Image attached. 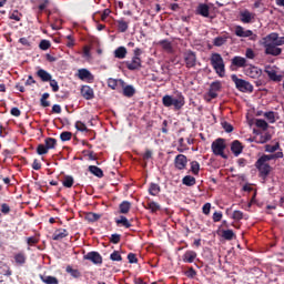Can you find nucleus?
I'll return each mask as SVG.
<instances>
[{
	"label": "nucleus",
	"instance_id": "48",
	"mask_svg": "<svg viewBox=\"0 0 284 284\" xmlns=\"http://www.w3.org/2000/svg\"><path fill=\"white\" fill-rule=\"evenodd\" d=\"M255 125H256V128H260L261 130H267V128H270V125L267 124V122L264 119H256Z\"/></svg>",
	"mask_w": 284,
	"mask_h": 284
},
{
	"label": "nucleus",
	"instance_id": "35",
	"mask_svg": "<svg viewBox=\"0 0 284 284\" xmlns=\"http://www.w3.org/2000/svg\"><path fill=\"white\" fill-rule=\"evenodd\" d=\"M119 84L121 87H124V81L123 80H115L113 78H109V80H108L109 89L115 90Z\"/></svg>",
	"mask_w": 284,
	"mask_h": 284
},
{
	"label": "nucleus",
	"instance_id": "33",
	"mask_svg": "<svg viewBox=\"0 0 284 284\" xmlns=\"http://www.w3.org/2000/svg\"><path fill=\"white\" fill-rule=\"evenodd\" d=\"M100 219H102V214H97L93 212H89L84 215V220H87L89 223H95Z\"/></svg>",
	"mask_w": 284,
	"mask_h": 284
},
{
	"label": "nucleus",
	"instance_id": "7",
	"mask_svg": "<svg viewBox=\"0 0 284 284\" xmlns=\"http://www.w3.org/2000/svg\"><path fill=\"white\" fill-rule=\"evenodd\" d=\"M264 45H283L284 37H278V33L272 32L271 34L263 38Z\"/></svg>",
	"mask_w": 284,
	"mask_h": 284
},
{
	"label": "nucleus",
	"instance_id": "44",
	"mask_svg": "<svg viewBox=\"0 0 284 284\" xmlns=\"http://www.w3.org/2000/svg\"><path fill=\"white\" fill-rule=\"evenodd\" d=\"M229 40V37H217V38H214V41H213V44L214 47H222L223 44L226 43V41Z\"/></svg>",
	"mask_w": 284,
	"mask_h": 284
},
{
	"label": "nucleus",
	"instance_id": "58",
	"mask_svg": "<svg viewBox=\"0 0 284 284\" xmlns=\"http://www.w3.org/2000/svg\"><path fill=\"white\" fill-rule=\"evenodd\" d=\"M222 128L226 133H232L234 130L233 124H230L229 122H222Z\"/></svg>",
	"mask_w": 284,
	"mask_h": 284
},
{
	"label": "nucleus",
	"instance_id": "57",
	"mask_svg": "<svg viewBox=\"0 0 284 284\" xmlns=\"http://www.w3.org/2000/svg\"><path fill=\"white\" fill-rule=\"evenodd\" d=\"M50 47H51V43H50V41H48V40H42V41H40V43H39L40 50H43V51L49 50Z\"/></svg>",
	"mask_w": 284,
	"mask_h": 284
},
{
	"label": "nucleus",
	"instance_id": "56",
	"mask_svg": "<svg viewBox=\"0 0 284 284\" xmlns=\"http://www.w3.org/2000/svg\"><path fill=\"white\" fill-rule=\"evenodd\" d=\"M234 221H242L243 220V212L242 211H234L231 216Z\"/></svg>",
	"mask_w": 284,
	"mask_h": 284
},
{
	"label": "nucleus",
	"instance_id": "60",
	"mask_svg": "<svg viewBox=\"0 0 284 284\" xmlns=\"http://www.w3.org/2000/svg\"><path fill=\"white\" fill-rule=\"evenodd\" d=\"M128 261L130 264H136L139 263V260L136 258V255L134 253L128 254Z\"/></svg>",
	"mask_w": 284,
	"mask_h": 284
},
{
	"label": "nucleus",
	"instance_id": "64",
	"mask_svg": "<svg viewBox=\"0 0 284 284\" xmlns=\"http://www.w3.org/2000/svg\"><path fill=\"white\" fill-rule=\"evenodd\" d=\"M83 153L88 155L89 161H97V155L94 154V151H83Z\"/></svg>",
	"mask_w": 284,
	"mask_h": 284
},
{
	"label": "nucleus",
	"instance_id": "41",
	"mask_svg": "<svg viewBox=\"0 0 284 284\" xmlns=\"http://www.w3.org/2000/svg\"><path fill=\"white\" fill-rule=\"evenodd\" d=\"M40 281L45 284H59V280L53 276H42L40 275Z\"/></svg>",
	"mask_w": 284,
	"mask_h": 284
},
{
	"label": "nucleus",
	"instance_id": "9",
	"mask_svg": "<svg viewBox=\"0 0 284 284\" xmlns=\"http://www.w3.org/2000/svg\"><path fill=\"white\" fill-rule=\"evenodd\" d=\"M234 33L239 38H251V41H255V38H257V36H255L254 32H252V30H245V28H243L242 26L235 27Z\"/></svg>",
	"mask_w": 284,
	"mask_h": 284
},
{
	"label": "nucleus",
	"instance_id": "39",
	"mask_svg": "<svg viewBox=\"0 0 284 284\" xmlns=\"http://www.w3.org/2000/svg\"><path fill=\"white\" fill-rule=\"evenodd\" d=\"M280 142H276L275 145H271V144H266L264 145V151H266L267 153H275L276 151H281L280 149Z\"/></svg>",
	"mask_w": 284,
	"mask_h": 284
},
{
	"label": "nucleus",
	"instance_id": "53",
	"mask_svg": "<svg viewBox=\"0 0 284 284\" xmlns=\"http://www.w3.org/2000/svg\"><path fill=\"white\" fill-rule=\"evenodd\" d=\"M160 45L162 47L163 50L166 51H172V42H170L169 40H161L160 41Z\"/></svg>",
	"mask_w": 284,
	"mask_h": 284
},
{
	"label": "nucleus",
	"instance_id": "29",
	"mask_svg": "<svg viewBox=\"0 0 284 284\" xmlns=\"http://www.w3.org/2000/svg\"><path fill=\"white\" fill-rule=\"evenodd\" d=\"M182 184L185 185L186 187H193L196 185V179L192 175H185L182 179Z\"/></svg>",
	"mask_w": 284,
	"mask_h": 284
},
{
	"label": "nucleus",
	"instance_id": "46",
	"mask_svg": "<svg viewBox=\"0 0 284 284\" xmlns=\"http://www.w3.org/2000/svg\"><path fill=\"white\" fill-rule=\"evenodd\" d=\"M191 173L193 175H199V171H201V165L199 164L197 161H191Z\"/></svg>",
	"mask_w": 284,
	"mask_h": 284
},
{
	"label": "nucleus",
	"instance_id": "22",
	"mask_svg": "<svg viewBox=\"0 0 284 284\" xmlns=\"http://www.w3.org/2000/svg\"><path fill=\"white\" fill-rule=\"evenodd\" d=\"M197 253L194 251H186L183 253L182 261L183 263L192 264L196 260Z\"/></svg>",
	"mask_w": 284,
	"mask_h": 284
},
{
	"label": "nucleus",
	"instance_id": "14",
	"mask_svg": "<svg viewBox=\"0 0 284 284\" xmlns=\"http://www.w3.org/2000/svg\"><path fill=\"white\" fill-rule=\"evenodd\" d=\"M283 158H284L283 151H277L276 153L271 154V155H266V154L261 155L257 161L268 163L270 161H275V160L283 159Z\"/></svg>",
	"mask_w": 284,
	"mask_h": 284
},
{
	"label": "nucleus",
	"instance_id": "63",
	"mask_svg": "<svg viewBox=\"0 0 284 284\" xmlns=\"http://www.w3.org/2000/svg\"><path fill=\"white\" fill-rule=\"evenodd\" d=\"M222 217H223L222 212L215 211L214 214H213V222L219 223V222H221Z\"/></svg>",
	"mask_w": 284,
	"mask_h": 284
},
{
	"label": "nucleus",
	"instance_id": "18",
	"mask_svg": "<svg viewBox=\"0 0 284 284\" xmlns=\"http://www.w3.org/2000/svg\"><path fill=\"white\" fill-rule=\"evenodd\" d=\"M246 75L251 79H258L262 77V70L255 65H251L246 69Z\"/></svg>",
	"mask_w": 284,
	"mask_h": 284
},
{
	"label": "nucleus",
	"instance_id": "4",
	"mask_svg": "<svg viewBox=\"0 0 284 284\" xmlns=\"http://www.w3.org/2000/svg\"><path fill=\"white\" fill-rule=\"evenodd\" d=\"M232 82H234L235 88L243 93H252L254 92V87L247 82L246 80L237 78L236 74L231 75Z\"/></svg>",
	"mask_w": 284,
	"mask_h": 284
},
{
	"label": "nucleus",
	"instance_id": "23",
	"mask_svg": "<svg viewBox=\"0 0 284 284\" xmlns=\"http://www.w3.org/2000/svg\"><path fill=\"white\" fill-rule=\"evenodd\" d=\"M264 48H266L267 55L278 57L280 54H282V48H278L277 45L266 44L264 45Z\"/></svg>",
	"mask_w": 284,
	"mask_h": 284
},
{
	"label": "nucleus",
	"instance_id": "11",
	"mask_svg": "<svg viewBox=\"0 0 284 284\" xmlns=\"http://www.w3.org/2000/svg\"><path fill=\"white\" fill-rule=\"evenodd\" d=\"M221 81H214L213 83H211L210 89L207 90V98H211V100L216 99L219 97L217 92H221Z\"/></svg>",
	"mask_w": 284,
	"mask_h": 284
},
{
	"label": "nucleus",
	"instance_id": "51",
	"mask_svg": "<svg viewBox=\"0 0 284 284\" xmlns=\"http://www.w3.org/2000/svg\"><path fill=\"white\" fill-rule=\"evenodd\" d=\"M264 118L268 121V123L274 124L275 123V113L274 111H268L264 113Z\"/></svg>",
	"mask_w": 284,
	"mask_h": 284
},
{
	"label": "nucleus",
	"instance_id": "61",
	"mask_svg": "<svg viewBox=\"0 0 284 284\" xmlns=\"http://www.w3.org/2000/svg\"><path fill=\"white\" fill-rule=\"evenodd\" d=\"M121 241V235L120 234H112L110 237V242L113 244H119Z\"/></svg>",
	"mask_w": 284,
	"mask_h": 284
},
{
	"label": "nucleus",
	"instance_id": "19",
	"mask_svg": "<svg viewBox=\"0 0 284 284\" xmlns=\"http://www.w3.org/2000/svg\"><path fill=\"white\" fill-rule=\"evenodd\" d=\"M195 14H197L200 17L209 18L210 17V7L205 3H200L197 6V9H195Z\"/></svg>",
	"mask_w": 284,
	"mask_h": 284
},
{
	"label": "nucleus",
	"instance_id": "8",
	"mask_svg": "<svg viewBox=\"0 0 284 284\" xmlns=\"http://www.w3.org/2000/svg\"><path fill=\"white\" fill-rule=\"evenodd\" d=\"M83 260L92 262L93 265H102L103 263L102 255H100V253L95 251L87 253V255L83 256Z\"/></svg>",
	"mask_w": 284,
	"mask_h": 284
},
{
	"label": "nucleus",
	"instance_id": "24",
	"mask_svg": "<svg viewBox=\"0 0 284 284\" xmlns=\"http://www.w3.org/2000/svg\"><path fill=\"white\" fill-rule=\"evenodd\" d=\"M36 75L40 79V81H42L43 83H47L49 81H52V77L51 74L43 70V69H39L37 72H36Z\"/></svg>",
	"mask_w": 284,
	"mask_h": 284
},
{
	"label": "nucleus",
	"instance_id": "47",
	"mask_svg": "<svg viewBox=\"0 0 284 284\" xmlns=\"http://www.w3.org/2000/svg\"><path fill=\"white\" fill-rule=\"evenodd\" d=\"M73 138V133L70 131H63L62 133H60V140L62 142H68Z\"/></svg>",
	"mask_w": 284,
	"mask_h": 284
},
{
	"label": "nucleus",
	"instance_id": "10",
	"mask_svg": "<svg viewBox=\"0 0 284 284\" xmlns=\"http://www.w3.org/2000/svg\"><path fill=\"white\" fill-rule=\"evenodd\" d=\"M183 61L185 62V67L189 69L196 67V53L193 51H186L183 53Z\"/></svg>",
	"mask_w": 284,
	"mask_h": 284
},
{
	"label": "nucleus",
	"instance_id": "12",
	"mask_svg": "<svg viewBox=\"0 0 284 284\" xmlns=\"http://www.w3.org/2000/svg\"><path fill=\"white\" fill-rule=\"evenodd\" d=\"M255 19V14L248 9L240 11V21L244 24H250Z\"/></svg>",
	"mask_w": 284,
	"mask_h": 284
},
{
	"label": "nucleus",
	"instance_id": "62",
	"mask_svg": "<svg viewBox=\"0 0 284 284\" xmlns=\"http://www.w3.org/2000/svg\"><path fill=\"white\" fill-rule=\"evenodd\" d=\"M211 210H212V204L210 202H206L205 205H203L202 207V212L205 215H209Z\"/></svg>",
	"mask_w": 284,
	"mask_h": 284
},
{
	"label": "nucleus",
	"instance_id": "40",
	"mask_svg": "<svg viewBox=\"0 0 284 284\" xmlns=\"http://www.w3.org/2000/svg\"><path fill=\"white\" fill-rule=\"evenodd\" d=\"M63 187H67V189H71L73 187V184H74V179L73 176L71 175H64V179H63Z\"/></svg>",
	"mask_w": 284,
	"mask_h": 284
},
{
	"label": "nucleus",
	"instance_id": "55",
	"mask_svg": "<svg viewBox=\"0 0 284 284\" xmlns=\"http://www.w3.org/2000/svg\"><path fill=\"white\" fill-rule=\"evenodd\" d=\"M21 17H22V14L20 13V11L14 10L13 13L10 14L9 19L14 20L16 22H20Z\"/></svg>",
	"mask_w": 284,
	"mask_h": 284
},
{
	"label": "nucleus",
	"instance_id": "38",
	"mask_svg": "<svg viewBox=\"0 0 284 284\" xmlns=\"http://www.w3.org/2000/svg\"><path fill=\"white\" fill-rule=\"evenodd\" d=\"M222 237L224 239V241H233V239L235 237V234L233 230L227 229L222 231Z\"/></svg>",
	"mask_w": 284,
	"mask_h": 284
},
{
	"label": "nucleus",
	"instance_id": "45",
	"mask_svg": "<svg viewBox=\"0 0 284 284\" xmlns=\"http://www.w3.org/2000/svg\"><path fill=\"white\" fill-rule=\"evenodd\" d=\"M50 98V94L48 92L43 93L40 98V106L49 108L50 101H47Z\"/></svg>",
	"mask_w": 284,
	"mask_h": 284
},
{
	"label": "nucleus",
	"instance_id": "6",
	"mask_svg": "<svg viewBox=\"0 0 284 284\" xmlns=\"http://www.w3.org/2000/svg\"><path fill=\"white\" fill-rule=\"evenodd\" d=\"M255 169L258 170V176L263 180H266L272 172V166L268 162L256 160Z\"/></svg>",
	"mask_w": 284,
	"mask_h": 284
},
{
	"label": "nucleus",
	"instance_id": "26",
	"mask_svg": "<svg viewBox=\"0 0 284 284\" xmlns=\"http://www.w3.org/2000/svg\"><path fill=\"white\" fill-rule=\"evenodd\" d=\"M13 258H14L16 265H18V266H24L26 265L27 256H26L24 252L16 253Z\"/></svg>",
	"mask_w": 284,
	"mask_h": 284
},
{
	"label": "nucleus",
	"instance_id": "37",
	"mask_svg": "<svg viewBox=\"0 0 284 284\" xmlns=\"http://www.w3.org/2000/svg\"><path fill=\"white\" fill-rule=\"evenodd\" d=\"M146 210H149L152 213H156L158 211H161V205L156 202H146Z\"/></svg>",
	"mask_w": 284,
	"mask_h": 284
},
{
	"label": "nucleus",
	"instance_id": "31",
	"mask_svg": "<svg viewBox=\"0 0 284 284\" xmlns=\"http://www.w3.org/2000/svg\"><path fill=\"white\" fill-rule=\"evenodd\" d=\"M115 224L121 227L131 229L132 224L129 222L128 217L121 215L120 219L115 220Z\"/></svg>",
	"mask_w": 284,
	"mask_h": 284
},
{
	"label": "nucleus",
	"instance_id": "28",
	"mask_svg": "<svg viewBox=\"0 0 284 284\" xmlns=\"http://www.w3.org/2000/svg\"><path fill=\"white\" fill-rule=\"evenodd\" d=\"M132 204L129 201H123L121 204L118 206L119 213L120 214H128L129 211H131Z\"/></svg>",
	"mask_w": 284,
	"mask_h": 284
},
{
	"label": "nucleus",
	"instance_id": "50",
	"mask_svg": "<svg viewBox=\"0 0 284 284\" xmlns=\"http://www.w3.org/2000/svg\"><path fill=\"white\" fill-rule=\"evenodd\" d=\"M49 7V1L42 2L37 7H33V10L38 9V14H42L43 11H48L47 8Z\"/></svg>",
	"mask_w": 284,
	"mask_h": 284
},
{
	"label": "nucleus",
	"instance_id": "30",
	"mask_svg": "<svg viewBox=\"0 0 284 284\" xmlns=\"http://www.w3.org/2000/svg\"><path fill=\"white\" fill-rule=\"evenodd\" d=\"M116 28L121 33L126 32L129 29V21L124 19L116 20Z\"/></svg>",
	"mask_w": 284,
	"mask_h": 284
},
{
	"label": "nucleus",
	"instance_id": "59",
	"mask_svg": "<svg viewBox=\"0 0 284 284\" xmlns=\"http://www.w3.org/2000/svg\"><path fill=\"white\" fill-rule=\"evenodd\" d=\"M50 87L52 89V92L57 93L59 92V83L57 80H50Z\"/></svg>",
	"mask_w": 284,
	"mask_h": 284
},
{
	"label": "nucleus",
	"instance_id": "54",
	"mask_svg": "<svg viewBox=\"0 0 284 284\" xmlns=\"http://www.w3.org/2000/svg\"><path fill=\"white\" fill-rule=\"evenodd\" d=\"M112 262H121L123 261V257L121 256V254L119 253V251H113V253L110 256Z\"/></svg>",
	"mask_w": 284,
	"mask_h": 284
},
{
	"label": "nucleus",
	"instance_id": "2",
	"mask_svg": "<svg viewBox=\"0 0 284 284\" xmlns=\"http://www.w3.org/2000/svg\"><path fill=\"white\" fill-rule=\"evenodd\" d=\"M211 67H213L215 74L220 78L225 77V62H223V58L221 53H213L210 58Z\"/></svg>",
	"mask_w": 284,
	"mask_h": 284
},
{
	"label": "nucleus",
	"instance_id": "49",
	"mask_svg": "<svg viewBox=\"0 0 284 284\" xmlns=\"http://www.w3.org/2000/svg\"><path fill=\"white\" fill-rule=\"evenodd\" d=\"M51 149L50 148H47L44 146L43 144H39L38 148L36 149V152L39 154V155H45L49 153Z\"/></svg>",
	"mask_w": 284,
	"mask_h": 284
},
{
	"label": "nucleus",
	"instance_id": "16",
	"mask_svg": "<svg viewBox=\"0 0 284 284\" xmlns=\"http://www.w3.org/2000/svg\"><path fill=\"white\" fill-rule=\"evenodd\" d=\"M264 73L267 74L268 79H271L273 82H281L283 77L280 74H276V71L274 69H272L271 67H266V69H264Z\"/></svg>",
	"mask_w": 284,
	"mask_h": 284
},
{
	"label": "nucleus",
	"instance_id": "1",
	"mask_svg": "<svg viewBox=\"0 0 284 284\" xmlns=\"http://www.w3.org/2000/svg\"><path fill=\"white\" fill-rule=\"evenodd\" d=\"M162 105L165 108H172L174 111H180L185 105V98L184 95L179 92L176 98H173L172 95H164L162 97Z\"/></svg>",
	"mask_w": 284,
	"mask_h": 284
},
{
	"label": "nucleus",
	"instance_id": "27",
	"mask_svg": "<svg viewBox=\"0 0 284 284\" xmlns=\"http://www.w3.org/2000/svg\"><path fill=\"white\" fill-rule=\"evenodd\" d=\"M64 271L74 280L82 277V273L79 270L73 268L71 265H68Z\"/></svg>",
	"mask_w": 284,
	"mask_h": 284
},
{
	"label": "nucleus",
	"instance_id": "25",
	"mask_svg": "<svg viewBox=\"0 0 284 284\" xmlns=\"http://www.w3.org/2000/svg\"><path fill=\"white\" fill-rule=\"evenodd\" d=\"M78 77H79V80H82V81H92L94 80V75L91 74L90 71H88V69H80L79 70V73H78Z\"/></svg>",
	"mask_w": 284,
	"mask_h": 284
},
{
	"label": "nucleus",
	"instance_id": "15",
	"mask_svg": "<svg viewBox=\"0 0 284 284\" xmlns=\"http://www.w3.org/2000/svg\"><path fill=\"white\" fill-rule=\"evenodd\" d=\"M231 152L234 154L235 158H239V155L243 152V145L242 142L239 140H234L231 143Z\"/></svg>",
	"mask_w": 284,
	"mask_h": 284
},
{
	"label": "nucleus",
	"instance_id": "13",
	"mask_svg": "<svg viewBox=\"0 0 284 284\" xmlns=\"http://www.w3.org/2000/svg\"><path fill=\"white\" fill-rule=\"evenodd\" d=\"M187 166V156L179 154L176 158H174V168L176 170L182 171L185 170Z\"/></svg>",
	"mask_w": 284,
	"mask_h": 284
},
{
	"label": "nucleus",
	"instance_id": "17",
	"mask_svg": "<svg viewBox=\"0 0 284 284\" xmlns=\"http://www.w3.org/2000/svg\"><path fill=\"white\" fill-rule=\"evenodd\" d=\"M80 93L82 94V98L87 101H91L94 99V90L91 87L83 85L80 90Z\"/></svg>",
	"mask_w": 284,
	"mask_h": 284
},
{
	"label": "nucleus",
	"instance_id": "42",
	"mask_svg": "<svg viewBox=\"0 0 284 284\" xmlns=\"http://www.w3.org/2000/svg\"><path fill=\"white\" fill-rule=\"evenodd\" d=\"M58 144V140L54 138H47L45 139V144L44 148H49L50 150H53L54 148H57Z\"/></svg>",
	"mask_w": 284,
	"mask_h": 284
},
{
	"label": "nucleus",
	"instance_id": "32",
	"mask_svg": "<svg viewBox=\"0 0 284 284\" xmlns=\"http://www.w3.org/2000/svg\"><path fill=\"white\" fill-rule=\"evenodd\" d=\"M115 59H125L128 54V50L125 47H118L113 52Z\"/></svg>",
	"mask_w": 284,
	"mask_h": 284
},
{
	"label": "nucleus",
	"instance_id": "36",
	"mask_svg": "<svg viewBox=\"0 0 284 284\" xmlns=\"http://www.w3.org/2000/svg\"><path fill=\"white\" fill-rule=\"evenodd\" d=\"M161 192V186L160 184L156 183H150V187H149V194L151 196H158Z\"/></svg>",
	"mask_w": 284,
	"mask_h": 284
},
{
	"label": "nucleus",
	"instance_id": "5",
	"mask_svg": "<svg viewBox=\"0 0 284 284\" xmlns=\"http://www.w3.org/2000/svg\"><path fill=\"white\" fill-rule=\"evenodd\" d=\"M225 149H226L225 140H223L222 138H219L213 142V144H211V151H213V154L215 156H220L224 160H227L229 155L225 154Z\"/></svg>",
	"mask_w": 284,
	"mask_h": 284
},
{
	"label": "nucleus",
	"instance_id": "52",
	"mask_svg": "<svg viewBox=\"0 0 284 284\" xmlns=\"http://www.w3.org/2000/svg\"><path fill=\"white\" fill-rule=\"evenodd\" d=\"M74 128L77 131H80V132H88V128L85 125V123L81 122V121H77L75 124H74Z\"/></svg>",
	"mask_w": 284,
	"mask_h": 284
},
{
	"label": "nucleus",
	"instance_id": "34",
	"mask_svg": "<svg viewBox=\"0 0 284 284\" xmlns=\"http://www.w3.org/2000/svg\"><path fill=\"white\" fill-rule=\"evenodd\" d=\"M88 171L91 172L92 175L98 176V179H103L104 174L102 169L95 165H91L88 168Z\"/></svg>",
	"mask_w": 284,
	"mask_h": 284
},
{
	"label": "nucleus",
	"instance_id": "20",
	"mask_svg": "<svg viewBox=\"0 0 284 284\" xmlns=\"http://www.w3.org/2000/svg\"><path fill=\"white\" fill-rule=\"evenodd\" d=\"M231 65L235 68H246L247 67V60L243 57H234L231 60Z\"/></svg>",
	"mask_w": 284,
	"mask_h": 284
},
{
	"label": "nucleus",
	"instance_id": "21",
	"mask_svg": "<svg viewBox=\"0 0 284 284\" xmlns=\"http://www.w3.org/2000/svg\"><path fill=\"white\" fill-rule=\"evenodd\" d=\"M69 232L67 229H58L54 233H52V241H62L63 239L68 237Z\"/></svg>",
	"mask_w": 284,
	"mask_h": 284
},
{
	"label": "nucleus",
	"instance_id": "43",
	"mask_svg": "<svg viewBox=\"0 0 284 284\" xmlns=\"http://www.w3.org/2000/svg\"><path fill=\"white\" fill-rule=\"evenodd\" d=\"M135 94V89L132 85L124 87L123 89V95L125 98H132Z\"/></svg>",
	"mask_w": 284,
	"mask_h": 284
},
{
	"label": "nucleus",
	"instance_id": "3",
	"mask_svg": "<svg viewBox=\"0 0 284 284\" xmlns=\"http://www.w3.org/2000/svg\"><path fill=\"white\" fill-rule=\"evenodd\" d=\"M143 54V50L140 48H135L133 50V58L132 61L125 62V68H128L129 71H139L141 69V55Z\"/></svg>",
	"mask_w": 284,
	"mask_h": 284
}]
</instances>
